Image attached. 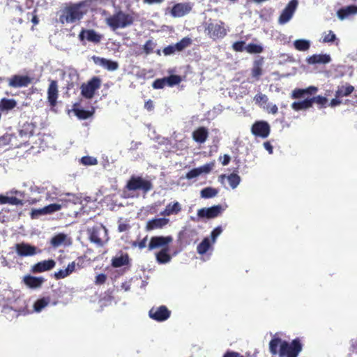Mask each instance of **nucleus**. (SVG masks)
Listing matches in <instances>:
<instances>
[{"mask_svg": "<svg viewBox=\"0 0 357 357\" xmlns=\"http://www.w3.org/2000/svg\"><path fill=\"white\" fill-rule=\"evenodd\" d=\"M302 348V344L298 338L289 343L280 337H274L269 342L270 352L273 355L279 354L280 357H298Z\"/></svg>", "mask_w": 357, "mask_h": 357, "instance_id": "1", "label": "nucleus"}, {"mask_svg": "<svg viewBox=\"0 0 357 357\" xmlns=\"http://www.w3.org/2000/svg\"><path fill=\"white\" fill-rule=\"evenodd\" d=\"M173 241L172 236H154L150 239L148 244V250L149 251L160 249L155 254L156 261L160 264L169 263L172 259L169 254V244Z\"/></svg>", "mask_w": 357, "mask_h": 357, "instance_id": "2", "label": "nucleus"}, {"mask_svg": "<svg viewBox=\"0 0 357 357\" xmlns=\"http://www.w3.org/2000/svg\"><path fill=\"white\" fill-rule=\"evenodd\" d=\"M206 34L213 40L225 38L227 34L225 23L222 20L209 19L204 25Z\"/></svg>", "mask_w": 357, "mask_h": 357, "instance_id": "3", "label": "nucleus"}, {"mask_svg": "<svg viewBox=\"0 0 357 357\" xmlns=\"http://www.w3.org/2000/svg\"><path fill=\"white\" fill-rule=\"evenodd\" d=\"M86 234L91 242L98 246H103L109 239L107 229L102 224H96L88 227Z\"/></svg>", "mask_w": 357, "mask_h": 357, "instance_id": "4", "label": "nucleus"}, {"mask_svg": "<svg viewBox=\"0 0 357 357\" xmlns=\"http://www.w3.org/2000/svg\"><path fill=\"white\" fill-rule=\"evenodd\" d=\"M134 18L130 14L119 10L106 19L107 24L115 31L119 28H125L133 24Z\"/></svg>", "mask_w": 357, "mask_h": 357, "instance_id": "5", "label": "nucleus"}, {"mask_svg": "<svg viewBox=\"0 0 357 357\" xmlns=\"http://www.w3.org/2000/svg\"><path fill=\"white\" fill-rule=\"evenodd\" d=\"M126 188L131 191L141 190L147 192L152 189L153 185L150 181L144 179L142 176H132L127 182Z\"/></svg>", "mask_w": 357, "mask_h": 357, "instance_id": "6", "label": "nucleus"}, {"mask_svg": "<svg viewBox=\"0 0 357 357\" xmlns=\"http://www.w3.org/2000/svg\"><path fill=\"white\" fill-rule=\"evenodd\" d=\"M101 86V79L99 77L94 76L89 79L86 83H83L81 86L82 95L87 98H92L96 90L99 89Z\"/></svg>", "mask_w": 357, "mask_h": 357, "instance_id": "7", "label": "nucleus"}, {"mask_svg": "<svg viewBox=\"0 0 357 357\" xmlns=\"http://www.w3.org/2000/svg\"><path fill=\"white\" fill-rule=\"evenodd\" d=\"M251 132L256 137L266 138L270 134L271 127L265 121H257L252 124Z\"/></svg>", "mask_w": 357, "mask_h": 357, "instance_id": "8", "label": "nucleus"}, {"mask_svg": "<svg viewBox=\"0 0 357 357\" xmlns=\"http://www.w3.org/2000/svg\"><path fill=\"white\" fill-rule=\"evenodd\" d=\"M171 312L165 305L153 307L149 312V317L157 321L161 322L170 317Z\"/></svg>", "mask_w": 357, "mask_h": 357, "instance_id": "9", "label": "nucleus"}, {"mask_svg": "<svg viewBox=\"0 0 357 357\" xmlns=\"http://www.w3.org/2000/svg\"><path fill=\"white\" fill-rule=\"evenodd\" d=\"M298 0H290L280 14L278 22L281 24L288 22L294 15L298 6Z\"/></svg>", "mask_w": 357, "mask_h": 357, "instance_id": "10", "label": "nucleus"}, {"mask_svg": "<svg viewBox=\"0 0 357 357\" xmlns=\"http://www.w3.org/2000/svg\"><path fill=\"white\" fill-rule=\"evenodd\" d=\"M192 4L190 2L177 3L171 9V15L174 17H181L191 12Z\"/></svg>", "mask_w": 357, "mask_h": 357, "instance_id": "11", "label": "nucleus"}, {"mask_svg": "<svg viewBox=\"0 0 357 357\" xmlns=\"http://www.w3.org/2000/svg\"><path fill=\"white\" fill-rule=\"evenodd\" d=\"M221 205H215L208 208H202L197 211V215L200 218L212 219L219 216L222 212Z\"/></svg>", "mask_w": 357, "mask_h": 357, "instance_id": "12", "label": "nucleus"}, {"mask_svg": "<svg viewBox=\"0 0 357 357\" xmlns=\"http://www.w3.org/2000/svg\"><path fill=\"white\" fill-rule=\"evenodd\" d=\"M15 248L17 254L20 257L33 256L37 253L41 252V250H37V248L36 246L31 245L24 242L16 243Z\"/></svg>", "mask_w": 357, "mask_h": 357, "instance_id": "13", "label": "nucleus"}, {"mask_svg": "<svg viewBox=\"0 0 357 357\" xmlns=\"http://www.w3.org/2000/svg\"><path fill=\"white\" fill-rule=\"evenodd\" d=\"M32 82V79L28 75H15L8 79V85L13 88L28 86Z\"/></svg>", "mask_w": 357, "mask_h": 357, "instance_id": "14", "label": "nucleus"}, {"mask_svg": "<svg viewBox=\"0 0 357 357\" xmlns=\"http://www.w3.org/2000/svg\"><path fill=\"white\" fill-rule=\"evenodd\" d=\"M45 280L43 277H36L31 275L24 276L23 283L29 288L36 289L40 288Z\"/></svg>", "mask_w": 357, "mask_h": 357, "instance_id": "15", "label": "nucleus"}, {"mask_svg": "<svg viewBox=\"0 0 357 357\" xmlns=\"http://www.w3.org/2000/svg\"><path fill=\"white\" fill-rule=\"evenodd\" d=\"M56 265L53 259L39 261L31 266V271L33 273H39L52 269Z\"/></svg>", "mask_w": 357, "mask_h": 357, "instance_id": "16", "label": "nucleus"}, {"mask_svg": "<svg viewBox=\"0 0 357 357\" xmlns=\"http://www.w3.org/2000/svg\"><path fill=\"white\" fill-rule=\"evenodd\" d=\"M80 40L86 39L89 42L98 43L100 42L102 36L93 29H82L79 34Z\"/></svg>", "mask_w": 357, "mask_h": 357, "instance_id": "17", "label": "nucleus"}, {"mask_svg": "<svg viewBox=\"0 0 357 357\" xmlns=\"http://www.w3.org/2000/svg\"><path fill=\"white\" fill-rule=\"evenodd\" d=\"M94 63L99 65L107 70L114 71L118 69L119 63L116 61L107 59L105 58H101L99 56H93Z\"/></svg>", "mask_w": 357, "mask_h": 357, "instance_id": "18", "label": "nucleus"}, {"mask_svg": "<svg viewBox=\"0 0 357 357\" xmlns=\"http://www.w3.org/2000/svg\"><path fill=\"white\" fill-rule=\"evenodd\" d=\"M169 222V220L165 218H153L149 220L146 225V231H152L158 229H162Z\"/></svg>", "mask_w": 357, "mask_h": 357, "instance_id": "19", "label": "nucleus"}, {"mask_svg": "<svg viewBox=\"0 0 357 357\" xmlns=\"http://www.w3.org/2000/svg\"><path fill=\"white\" fill-rule=\"evenodd\" d=\"M58 98L57 82L52 81L49 85L47 91V98L50 105L54 107L56 105V100Z\"/></svg>", "mask_w": 357, "mask_h": 357, "instance_id": "20", "label": "nucleus"}, {"mask_svg": "<svg viewBox=\"0 0 357 357\" xmlns=\"http://www.w3.org/2000/svg\"><path fill=\"white\" fill-rule=\"evenodd\" d=\"M192 136L196 142L203 144L208 137V130L206 128L201 126L193 131Z\"/></svg>", "mask_w": 357, "mask_h": 357, "instance_id": "21", "label": "nucleus"}, {"mask_svg": "<svg viewBox=\"0 0 357 357\" xmlns=\"http://www.w3.org/2000/svg\"><path fill=\"white\" fill-rule=\"evenodd\" d=\"M73 112L79 119L85 120L93 115L95 109L92 107L91 110H85L81 108L79 105H75L73 108Z\"/></svg>", "mask_w": 357, "mask_h": 357, "instance_id": "22", "label": "nucleus"}, {"mask_svg": "<svg viewBox=\"0 0 357 357\" xmlns=\"http://www.w3.org/2000/svg\"><path fill=\"white\" fill-rule=\"evenodd\" d=\"M196 234V231L193 229L181 231L178 234V241L181 245H190Z\"/></svg>", "mask_w": 357, "mask_h": 357, "instance_id": "23", "label": "nucleus"}, {"mask_svg": "<svg viewBox=\"0 0 357 357\" xmlns=\"http://www.w3.org/2000/svg\"><path fill=\"white\" fill-rule=\"evenodd\" d=\"M60 208V206L56 204H52L44 208L38 210H33L31 212V218H35L38 215L50 214L53 212L58 211Z\"/></svg>", "mask_w": 357, "mask_h": 357, "instance_id": "24", "label": "nucleus"}, {"mask_svg": "<svg viewBox=\"0 0 357 357\" xmlns=\"http://www.w3.org/2000/svg\"><path fill=\"white\" fill-rule=\"evenodd\" d=\"M331 60V56L328 54H313L307 59V62L309 64H325L329 63Z\"/></svg>", "mask_w": 357, "mask_h": 357, "instance_id": "25", "label": "nucleus"}, {"mask_svg": "<svg viewBox=\"0 0 357 357\" xmlns=\"http://www.w3.org/2000/svg\"><path fill=\"white\" fill-rule=\"evenodd\" d=\"M88 264L89 260L86 259V257H78L76 261H73L68 264V275L73 271L85 267Z\"/></svg>", "mask_w": 357, "mask_h": 357, "instance_id": "26", "label": "nucleus"}, {"mask_svg": "<svg viewBox=\"0 0 357 357\" xmlns=\"http://www.w3.org/2000/svg\"><path fill=\"white\" fill-rule=\"evenodd\" d=\"M354 87L349 83L344 85L338 86L335 91V96L340 97V98L349 96L354 91Z\"/></svg>", "mask_w": 357, "mask_h": 357, "instance_id": "27", "label": "nucleus"}, {"mask_svg": "<svg viewBox=\"0 0 357 357\" xmlns=\"http://www.w3.org/2000/svg\"><path fill=\"white\" fill-rule=\"evenodd\" d=\"M357 14V6L350 5L340 8L337 11V16L340 20H344L351 15Z\"/></svg>", "mask_w": 357, "mask_h": 357, "instance_id": "28", "label": "nucleus"}, {"mask_svg": "<svg viewBox=\"0 0 357 357\" xmlns=\"http://www.w3.org/2000/svg\"><path fill=\"white\" fill-rule=\"evenodd\" d=\"M264 63V59L261 57L259 59H257L253 63V67L251 70V75L253 78L258 80L260 76L262 75V65Z\"/></svg>", "mask_w": 357, "mask_h": 357, "instance_id": "29", "label": "nucleus"}, {"mask_svg": "<svg viewBox=\"0 0 357 357\" xmlns=\"http://www.w3.org/2000/svg\"><path fill=\"white\" fill-rule=\"evenodd\" d=\"M83 15L80 6H68V18L71 22L79 20Z\"/></svg>", "mask_w": 357, "mask_h": 357, "instance_id": "30", "label": "nucleus"}, {"mask_svg": "<svg viewBox=\"0 0 357 357\" xmlns=\"http://www.w3.org/2000/svg\"><path fill=\"white\" fill-rule=\"evenodd\" d=\"M181 211V207L178 202H175L173 204L169 203L166 206V208L163 211L160 213V215L164 216H169L172 214H177Z\"/></svg>", "mask_w": 357, "mask_h": 357, "instance_id": "31", "label": "nucleus"}, {"mask_svg": "<svg viewBox=\"0 0 357 357\" xmlns=\"http://www.w3.org/2000/svg\"><path fill=\"white\" fill-rule=\"evenodd\" d=\"M129 264V257L127 254L115 257L112 259V266L114 268H119Z\"/></svg>", "mask_w": 357, "mask_h": 357, "instance_id": "32", "label": "nucleus"}, {"mask_svg": "<svg viewBox=\"0 0 357 357\" xmlns=\"http://www.w3.org/2000/svg\"><path fill=\"white\" fill-rule=\"evenodd\" d=\"M312 107V102L310 98H306L302 101L294 102L291 104V108L295 111L307 109Z\"/></svg>", "mask_w": 357, "mask_h": 357, "instance_id": "33", "label": "nucleus"}, {"mask_svg": "<svg viewBox=\"0 0 357 357\" xmlns=\"http://www.w3.org/2000/svg\"><path fill=\"white\" fill-rule=\"evenodd\" d=\"M294 46L296 50L305 52L310 49V43L305 39H298L294 42Z\"/></svg>", "mask_w": 357, "mask_h": 357, "instance_id": "34", "label": "nucleus"}, {"mask_svg": "<svg viewBox=\"0 0 357 357\" xmlns=\"http://www.w3.org/2000/svg\"><path fill=\"white\" fill-rule=\"evenodd\" d=\"M211 248V244L208 238H204L202 241L197 245V252L198 254L203 255Z\"/></svg>", "mask_w": 357, "mask_h": 357, "instance_id": "35", "label": "nucleus"}, {"mask_svg": "<svg viewBox=\"0 0 357 357\" xmlns=\"http://www.w3.org/2000/svg\"><path fill=\"white\" fill-rule=\"evenodd\" d=\"M74 204L68 208V216L77 217L84 210L83 203L73 202Z\"/></svg>", "mask_w": 357, "mask_h": 357, "instance_id": "36", "label": "nucleus"}, {"mask_svg": "<svg viewBox=\"0 0 357 357\" xmlns=\"http://www.w3.org/2000/svg\"><path fill=\"white\" fill-rule=\"evenodd\" d=\"M17 102L14 99L2 98L0 101V108L1 110H10L15 107Z\"/></svg>", "mask_w": 357, "mask_h": 357, "instance_id": "37", "label": "nucleus"}, {"mask_svg": "<svg viewBox=\"0 0 357 357\" xmlns=\"http://www.w3.org/2000/svg\"><path fill=\"white\" fill-rule=\"evenodd\" d=\"M218 193V190L212 187H206L201 190V197L204 199H209L215 197Z\"/></svg>", "mask_w": 357, "mask_h": 357, "instance_id": "38", "label": "nucleus"}, {"mask_svg": "<svg viewBox=\"0 0 357 357\" xmlns=\"http://www.w3.org/2000/svg\"><path fill=\"white\" fill-rule=\"evenodd\" d=\"M192 44V40L189 37H185L182 38L180 41L176 43L174 45L177 50V52H181L184 50L188 47L190 46Z\"/></svg>", "mask_w": 357, "mask_h": 357, "instance_id": "39", "label": "nucleus"}, {"mask_svg": "<svg viewBox=\"0 0 357 357\" xmlns=\"http://www.w3.org/2000/svg\"><path fill=\"white\" fill-rule=\"evenodd\" d=\"M50 303V298L43 297L38 299L34 305L33 308L36 312H40L44 307H45Z\"/></svg>", "mask_w": 357, "mask_h": 357, "instance_id": "40", "label": "nucleus"}, {"mask_svg": "<svg viewBox=\"0 0 357 357\" xmlns=\"http://www.w3.org/2000/svg\"><path fill=\"white\" fill-rule=\"evenodd\" d=\"M165 78L167 86L171 87L180 84L181 82L182 81L181 76L177 75H172Z\"/></svg>", "mask_w": 357, "mask_h": 357, "instance_id": "41", "label": "nucleus"}, {"mask_svg": "<svg viewBox=\"0 0 357 357\" xmlns=\"http://www.w3.org/2000/svg\"><path fill=\"white\" fill-rule=\"evenodd\" d=\"M245 50L250 54H259L263 52L264 49L260 45L250 43L245 47Z\"/></svg>", "mask_w": 357, "mask_h": 357, "instance_id": "42", "label": "nucleus"}, {"mask_svg": "<svg viewBox=\"0 0 357 357\" xmlns=\"http://www.w3.org/2000/svg\"><path fill=\"white\" fill-rule=\"evenodd\" d=\"M156 46V43L151 39L148 40L143 46V52L146 55L151 54L153 52V50Z\"/></svg>", "mask_w": 357, "mask_h": 357, "instance_id": "43", "label": "nucleus"}, {"mask_svg": "<svg viewBox=\"0 0 357 357\" xmlns=\"http://www.w3.org/2000/svg\"><path fill=\"white\" fill-rule=\"evenodd\" d=\"M227 178L230 186L233 189L236 188L241 181L240 176L234 173H232L230 175H229Z\"/></svg>", "mask_w": 357, "mask_h": 357, "instance_id": "44", "label": "nucleus"}, {"mask_svg": "<svg viewBox=\"0 0 357 357\" xmlns=\"http://www.w3.org/2000/svg\"><path fill=\"white\" fill-rule=\"evenodd\" d=\"M312 102V105L313 103H317L320 105V107H326V103L328 102V99L326 97L321 96H317L313 98H310Z\"/></svg>", "mask_w": 357, "mask_h": 357, "instance_id": "45", "label": "nucleus"}, {"mask_svg": "<svg viewBox=\"0 0 357 357\" xmlns=\"http://www.w3.org/2000/svg\"><path fill=\"white\" fill-rule=\"evenodd\" d=\"M337 39L336 35L331 30L328 31L327 33H324V36L322 39V43H331L335 42Z\"/></svg>", "mask_w": 357, "mask_h": 357, "instance_id": "46", "label": "nucleus"}, {"mask_svg": "<svg viewBox=\"0 0 357 357\" xmlns=\"http://www.w3.org/2000/svg\"><path fill=\"white\" fill-rule=\"evenodd\" d=\"M66 238V236L63 234H59L56 236H54L51 239V243L54 247H58L63 242H64L65 239Z\"/></svg>", "mask_w": 357, "mask_h": 357, "instance_id": "47", "label": "nucleus"}, {"mask_svg": "<svg viewBox=\"0 0 357 357\" xmlns=\"http://www.w3.org/2000/svg\"><path fill=\"white\" fill-rule=\"evenodd\" d=\"M80 162L82 165L86 166L96 165L98 164L97 158L89 155L82 157L80 159Z\"/></svg>", "mask_w": 357, "mask_h": 357, "instance_id": "48", "label": "nucleus"}, {"mask_svg": "<svg viewBox=\"0 0 357 357\" xmlns=\"http://www.w3.org/2000/svg\"><path fill=\"white\" fill-rule=\"evenodd\" d=\"M254 100L256 104L262 105L263 104L267 103L268 98L266 95L259 93L254 97Z\"/></svg>", "mask_w": 357, "mask_h": 357, "instance_id": "49", "label": "nucleus"}, {"mask_svg": "<svg viewBox=\"0 0 357 357\" xmlns=\"http://www.w3.org/2000/svg\"><path fill=\"white\" fill-rule=\"evenodd\" d=\"M215 165V162H211L209 163L205 164L203 166H201L199 167H197L199 169V172H200V174H208L212 169L213 168Z\"/></svg>", "mask_w": 357, "mask_h": 357, "instance_id": "50", "label": "nucleus"}, {"mask_svg": "<svg viewBox=\"0 0 357 357\" xmlns=\"http://www.w3.org/2000/svg\"><path fill=\"white\" fill-rule=\"evenodd\" d=\"M165 86H167L165 78H160L156 79L153 83H152V87L154 89H163Z\"/></svg>", "mask_w": 357, "mask_h": 357, "instance_id": "51", "label": "nucleus"}, {"mask_svg": "<svg viewBox=\"0 0 357 357\" xmlns=\"http://www.w3.org/2000/svg\"><path fill=\"white\" fill-rule=\"evenodd\" d=\"M56 15L59 16L56 21L63 24L65 22H67V7L58 12Z\"/></svg>", "mask_w": 357, "mask_h": 357, "instance_id": "52", "label": "nucleus"}, {"mask_svg": "<svg viewBox=\"0 0 357 357\" xmlns=\"http://www.w3.org/2000/svg\"><path fill=\"white\" fill-rule=\"evenodd\" d=\"M73 202L83 203L81 197H78L75 194L68 193V208L73 204Z\"/></svg>", "mask_w": 357, "mask_h": 357, "instance_id": "53", "label": "nucleus"}, {"mask_svg": "<svg viewBox=\"0 0 357 357\" xmlns=\"http://www.w3.org/2000/svg\"><path fill=\"white\" fill-rule=\"evenodd\" d=\"M245 43L244 41H236L233 43L232 48L235 52H243L245 50Z\"/></svg>", "mask_w": 357, "mask_h": 357, "instance_id": "54", "label": "nucleus"}, {"mask_svg": "<svg viewBox=\"0 0 357 357\" xmlns=\"http://www.w3.org/2000/svg\"><path fill=\"white\" fill-rule=\"evenodd\" d=\"M8 204L10 205H15V206H23L26 204V202L18 199L16 197H8Z\"/></svg>", "mask_w": 357, "mask_h": 357, "instance_id": "55", "label": "nucleus"}, {"mask_svg": "<svg viewBox=\"0 0 357 357\" xmlns=\"http://www.w3.org/2000/svg\"><path fill=\"white\" fill-rule=\"evenodd\" d=\"M200 175V172H199L198 168H194L189 171L186 175L185 178L188 180L192 179L194 178H196Z\"/></svg>", "mask_w": 357, "mask_h": 357, "instance_id": "56", "label": "nucleus"}, {"mask_svg": "<svg viewBox=\"0 0 357 357\" xmlns=\"http://www.w3.org/2000/svg\"><path fill=\"white\" fill-rule=\"evenodd\" d=\"M222 229L220 226L215 227L211 233V237L213 243L215 242L217 237L222 233Z\"/></svg>", "mask_w": 357, "mask_h": 357, "instance_id": "57", "label": "nucleus"}, {"mask_svg": "<svg viewBox=\"0 0 357 357\" xmlns=\"http://www.w3.org/2000/svg\"><path fill=\"white\" fill-rule=\"evenodd\" d=\"M305 96L304 89H296L292 91L291 97L292 98L298 99L303 97Z\"/></svg>", "mask_w": 357, "mask_h": 357, "instance_id": "58", "label": "nucleus"}, {"mask_svg": "<svg viewBox=\"0 0 357 357\" xmlns=\"http://www.w3.org/2000/svg\"><path fill=\"white\" fill-rule=\"evenodd\" d=\"M174 47L175 45H168L163 49L162 52L165 56L173 54L177 51Z\"/></svg>", "mask_w": 357, "mask_h": 357, "instance_id": "59", "label": "nucleus"}, {"mask_svg": "<svg viewBox=\"0 0 357 357\" xmlns=\"http://www.w3.org/2000/svg\"><path fill=\"white\" fill-rule=\"evenodd\" d=\"M130 228V225L128 224L126 222H121V220L119 221L118 231L119 232L128 231Z\"/></svg>", "mask_w": 357, "mask_h": 357, "instance_id": "60", "label": "nucleus"}, {"mask_svg": "<svg viewBox=\"0 0 357 357\" xmlns=\"http://www.w3.org/2000/svg\"><path fill=\"white\" fill-rule=\"evenodd\" d=\"M107 280V275L104 273L98 274L96 277V284H104Z\"/></svg>", "mask_w": 357, "mask_h": 357, "instance_id": "61", "label": "nucleus"}, {"mask_svg": "<svg viewBox=\"0 0 357 357\" xmlns=\"http://www.w3.org/2000/svg\"><path fill=\"white\" fill-rule=\"evenodd\" d=\"M13 137V135L9 134H6L3 136L0 137V143L2 144H6L11 142V139Z\"/></svg>", "mask_w": 357, "mask_h": 357, "instance_id": "62", "label": "nucleus"}, {"mask_svg": "<svg viewBox=\"0 0 357 357\" xmlns=\"http://www.w3.org/2000/svg\"><path fill=\"white\" fill-rule=\"evenodd\" d=\"M342 103V100L340 97L335 96V98H333L330 103L329 106L331 107H335L336 106H338Z\"/></svg>", "mask_w": 357, "mask_h": 357, "instance_id": "63", "label": "nucleus"}, {"mask_svg": "<svg viewBox=\"0 0 357 357\" xmlns=\"http://www.w3.org/2000/svg\"><path fill=\"white\" fill-rule=\"evenodd\" d=\"M222 357H244L243 355L236 351H227Z\"/></svg>", "mask_w": 357, "mask_h": 357, "instance_id": "64", "label": "nucleus"}]
</instances>
